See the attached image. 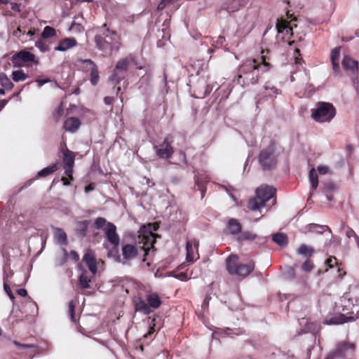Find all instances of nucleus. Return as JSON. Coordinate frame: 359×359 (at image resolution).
Returning a JSON list of instances; mask_svg holds the SVG:
<instances>
[{"label":"nucleus","instance_id":"obj_60","mask_svg":"<svg viewBox=\"0 0 359 359\" xmlns=\"http://www.w3.org/2000/svg\"><path fill=\"white\" fill-rule=\"evenodd\" d=\"M49 81H50L49 79H36V82L38 83V86L39 87H41L43 84L46 83Z\"/></svg>","mask_w":359,"mask_h":359},{"label":"nucleus","instance_id":"obj_53","mask_svg":"<svg viewBox=\"0 0 359 359\" xmlns=\"http://www.w3.org/2000/svg\"><path fill=\"white\" fill-rule=\"evenodd\" d=\"M13 344L18 348H34V346L32 344H20L17 341H13Z\"/></svg>","mask_w":359,"mask_h":359},{"label":"nucleus","instance_id":"obj_59","mask_svg":"<svg viewBox=\"0 0 359 359\" xmlns=\"http://www.w3.org/2000/svg\"><path fill=\"white\" fill-rule=\"evenodd\" d=\"M113 101H114L113 97L107 96L104 99V102L107 105L111 104L113 103Z\"/></svg>","mask_w":359,"mask_h":359},{"label":"nucleus","instance_id":"obj_9","mask_svg":"<svg viewBox=\"0 0 359 359\" xmlns=\"http://www.w3.org/2000/svg\"><path fill=\"white\" fill-rule=\"evenodd\" d=\"M306 228L308 231L316 233H323V232L327 231L331 238L329 242L325 243V248H329L332 246V245H334V246H338L339 245L340 239L332 236V231L328 226L320 225L317 224H309L306 226Z\"/></svg>","mask_w":359,"mask_h":359},{"label":"nucleus","instance_id":"obj_54","mask_svg":"<svg viewBox=\"0 0 359 359\" xmlns=\"http://www.w3.org/2000/svg\"><path fill=\"white\" fill-rule=\"evenodd\" d=\"M13 271L8 267L4 268V282L5 281V276L8 275V279L10 278L13 276Z\"/></svg>","mask_w":359,"mask_h":359},{"label":"nucleus","instance_id":"obj_46","mask_svg":"<svg viewBox=\"0 0 359 359\" xmlns=\"http://www.w3.org/2000/svg\"><path fill=\"white\" fill-rule=\"evenodd\" d=\"M76 304L74 301H71L69 304V314L72 322H76V317L74 313Z\"/></svg>","mask_w":359,"mask_h":359},{"label":"nucleus","instance_id":"obj_63","mask_svg":"<svg viewBox=\"0 0 359 359\" xmlns=\"http://www.w3.org/2000/svg\"><path fill=\"white\" fill-rule=\"evenodd\" d=\"M7 100H0V110H1L8 103Z\"/></svg>","mask_w":359,"mask_h":359},{"label":"nucleus","instance_id":"obj_4","mask_svg":"<svg viewBox=\"0 0 359 359\" xmlns=\"http://www.w3.org/2000/svg\"><path fill=\"white\" fill-rule=\"evenodd\" d=\"M336 114V109L330 102H318L311 110V118L318 123L330 122Z\"/></svg>","mask_w":359,"mask_h":359},{"label":"nucleus","instance_id":"obj_55","mask_svg":"<svg viewBox=\"0 0 359 359\" xmlns=\"http://www.w3.org/2000/svg\"><path fill=\"white\" fill-rule=\"evenodd\" d=\"M318 171L320 174L324 175L328 172L329 168L325 165H320L318 167Z\"/></svg>","mask_w":359,"mask_h":359},{"label":"nucleus","instance_id":"obj_43","mask_svg":"<svg viewBox=\"0 0 359 359\" xmlns=\"http://www.w3.org/2000/svg\"><path fill=\"white\" fill-rule=\"evenodd\" d=\"M212 90V87L205 85L203 90H198V94L195 95L197 98H203L207 96Z\"/></svg>","mask_w":359,"mask_h":359},{"label":"nucleus","instance_id":"obj_41","mask_svg":"<svg viewBox=\"0 0 359 359\" xmlns=\"http://www.w3.org/2000/svg\"><path fill=\"white\" fill-rule=\"evenodd\" d=\"M256 238V235L250 231H244L238 237V241H252Z\"/></svg>","mask_w":359,"mask_h":359},{"label":"nucleus","instance_id":"obj_28","mask_svg":"<svg viewBox=\"0 0 359 359\" xmlns=\"http://www.w3.org/2000/svg\"><path fill=\"white\" fill-rule=\"evenodd\" d=\"M265 93L269 97H276L277 95L280 94V90L278 89L270 82H267L264 86Z\"/></svg>","mask_w":359,"mask_h":359},{"label":"nucleus","instance_id":"obj_2","mask_svg":"<svg viewBox=\"0 0 359 359\" xmlns=\"http://www.w3.org/2000/svg\"><path fill=\"white\" fill-rule=\"evenodd\" d=\"M94 42L96 48L105 57L111 56L114 53L118 52L122 45L120 34L110 29L105 23L98 28Z\"/></svg>","mask_w":359,"mask_h":359},{"label":"nucleus","instance_id":"obj_47","mask_svg":"<svg viewBox=\"0 0 359 359\" xmlns=\"http://www.w3.org/2000/svg\"><path fill=\"white\" fill-rule=\"evenodd\" d=\"M225 42V38L222 36H218L216 39L212 40V45L215 48L222 47Z\"/></svg>","mask_w":359,"mask_h":359},{"label":"nucleus","instance_id":"obj_15","mask_svg":"<svg viewBox=\"0 0 359 359\" xmlns=\"http://www.w3.org/2000/svg\"><path fill=\"white\" fill-rule=\"evenodd\" d=\"M341 48L340 46L334 48L330 54L332 69L336 75H339L340 74L339 60Z\"/></svg>","mask_w":359,"mask_h":359},{"label":"nucleus","instance_id":"obj_16","mask_svg":"<svg viewBox=\"0 0 359 359\" xmlns=\"http://www.w3.org/2000/svg\"><path fill=\"white\" fill-rule=\"evenodd\" d=\"M342 66L346 69L351 71L353 74L358 72V62L348 55H345L342 60Z\"/></svg>","mask_w":359,"mask_h":359},{"label":"nucleus","instance_id":"obj_32","mask_svg":"<svg viewBox=\"0 0 359 359\" xmlns=\"http://www.w3.org/2000/svg\"><path fill=\"white\" fill-rule=\"evenodd\" d=\"M272 240L274 243L280 246L286 245L287 243V237L283 233H277L274 234L272 237Z\"/></svg>","mask_w":359,"mask_h":359},{"label":"nucleus","instance_id":"obj_30","mask_svg":"<svg viewBox=\"0 0 359 359\" xmlns=\"http://www.w3.org/2000/svg\"><path fill=\"white\" fill-rule=\"evenodd\" d=\"M15 55H16L19 59H20L22 61L25 62H33L35 59V56L34 54L26 50L20 51Z\"/></svg>","mask_w":359,"mask_h":359},{"label":"nucleus","instance_id":"obj_40","mask_svg":"<svg viewBox=\"0 0 359 359\" xmlns=\"http://www.w3.org/2000/svg\"><path fill=\"white\" fill-rule=\"evenodd\" d=\"M55 35V29L51 27H49V26L45 27V28L43 29V31L41 34V36L43 39H48V38L52 37Z\"/></svg>","mask_w":359,"mask_h":359},{"label":"nucleus","instance_id":"obj_56","mask_svg":"<svg viewBox=\"0 0 359 359\" xmlns=\"http://www.w3.org/2000/svg\"><path fill=\"white\" fill-rule=\"evenodd\" d=\"M170 1V0H161L158 5L157 9L159 11L163 10Z\"/></svg>","mask_w":359,"mask_h":359},{"label":"nucleus","instance_id":"obj_44","mask_svg":"<svg viewBox=\"0 0 359 359\" xmlns=\"http://www.w3.org/2000/svg\"><path fill=\"white\" fill-rule=\"evenodd\" d=\"M35 46L37 48H39L41 52H43V53L48 51V50H49V46L42 40H38L35 43Z\"/></svg>","mask_w":359,"mask_h":359},{"label":"nucleus","instance_id":"obj_50","mask_svg":"<svg viewBox=\"0 0 359 359\" xmlns=\"http://www.w3.org/2000/svg\"><path fill=\"white\" fill-rule=\"evenodd\" d=\"M277 29L278 30V32H285L286 34H289L290 32H292V27L285 24H278Z\"/></svg>","mask_w":359,"mask_h":359},{"label":"nucleus","instance_id":"obj_31","mask_svg":"<svg viewBox=\"0 0 359 359\" xmlns=\"http://www.w3.org/2000/svg\"><path fill=\"white\" fill-rule=\"evenodd\" d=\"M0 83L6 90H11L14 87L10 79L4 72L0 73Z\"/></svg>","mask_w":359,"mask_h":359},{"label":"nucleus","instance_id":"obj_26","mask_svg":"<svg viewBox=\"0 0 359 359\" xmlns=\"http://www.w3.org/2000/svg\"><path fill=\"white\" fill-rule=\"evenodd\" d=\"M63 163L64 166H74L75 156L74 153L68 149H63Z\"/></svg>","mask_w":359,"mask_h":359},{"label":"nucleus","instance_id":"obj_33","mask_svg":"<svg viewBox=\"0 0 359 359\" xmlns=\"http://www.w3.org/2000/svg\"><path fill=\"white\" fill-rule=\"evenodd\" d=\"M125 76L126 73H123L121 71L116 72V69H114L113 70L112 74L109 77V80L111 82L118 84L125 78Z\"/></svg>","mask_w":359,"mask_h":359},{"label":"nucleus","instance_id":"obj_49","mask_svg":"<svg viewBox=\"0 0 359 359\" xmlns=\"http://www.w3.org/2000/svg\"><path fill=\"white\" fill-rule=\"evenodd\" d=\"M313 264L312 261L309 259H307L302 266V270L306 272L311 271L313 269Z\"/></svg>","mask_w":359,"mask_h":359},{"label":"nucleus","instance_id":"obj_20","mask_svg":"<svg viewBox=\"0 0 359 359\" xmlns=\"http://www.w3.org/2000/svg\"><path fill=\"white\" fill-rule=\"evenodd\" d=\"M326 269L325 271H328L329 269H334L339 273L338 276L341 277L345 274V271H342V269L340 268L339 262L337 260L335 257H330L325 262Z\"/></svg>","mask_w":359,"mask_h":359},{"label":"nucleus","instance_id":"obj_14","mask_svg":"<svg viewBox=\"0 0 359 359\" xmlns=\"http://www.w3.org/2000/svg\"><path fill=\"white\" fill-rule=\"evenodd\" d=\"M105 236L107 241L114 247H117L119 244V236L116 233V226L109 222L104 229Z\"/></svg>","mask_w":359,"mask_h":359},{"label":"nucleus","instance_id":"obj_21","mask_svg":"<svg viewBox=\"0 0 359 359\" xmlns=\"http://www.w3.org/2000/svg\"><path fill=\"white\" fill-rule=\"evenodd\" d=\"M354 349V345L348 343L339 344L334 351V355L337 357H345L346 352Z\"/></svg>","mask_w":359,"mask_h":359},{"label":"nucleus","instance_id":"obj_37","mask_svg":"<svg viewBox=\"0 0 359 359\" xmlns=\"http://www.w3.org/2000/svg\"><path fill=\"white\" fill-rule=\"evenodd\" d=\"M196 184L198 186V189L201 193V198H203L205 196V181L201 175H195Z\"/></svg>","mask_w":359,"mask_h":359},{"label":"nucleus","instance_id":"obj_34","mask_svg":"<svg viewBox=\"0 0 359 359\" xmlns=\"http://www.w3.org/2000/svg\"><path fill=\"white\" fill-rule=\"evenodd\" d=\"M29 76L22 70H15L12 73V79L15 82H20L26 80Z\"/></svg>","mask_w":359,"mask_h":359},{"label":"nucleus","instance_id":"obj_27","mask_svg":"<svg viewBox=\"0 0 359 359\" xmlns=\"http://www.w3.org/2000/svg\"><path fill=\"white\" fill-rule=\"evenodd\" d=\"M58 169L59 163H55L39 171L37 173V176L39 177H45L57 171Z\"/></svg>","mask_w":359,"mask_h":359},{"label":"nucleus","instance_id":"obj_23","mask_svg":"<svg viewBox=\"0 0 359 359\" xmlns=\"http://www.w3.org/2000/svg\"><path fill=\"white\" fill-rule=\"evenodd\" d=\"M53 235L56 242L61 245L67 243L66 233L60 228L53 227Z\"/></svg>","mask_w":359,"mask_h":359},{"label":"nucleus","instance_id":"obj_57","mask_svg":"<svg viewBox=\"0 0 359 359\" xmlns=\"http://www.w3.org/2000/svg\"><path fill=\"white\" fill-rule=\"evenodd\" d=\"M346 235L348 238H351V237L357 238L355 232L351 228L347 229V230L346 231Z\"/></svg>","mask_w":359,"mask_h":359},{"label":"nucleus","instance_id":"obj_7","mask_svg":"<svg viewBox=\"0 0 359 359\" xmlns=\"http://www.w3.org/2000/svg\"><path fill=\"white\" fill-rule=\"evenodd\" d=\"M275 145L273 142H270L269 145L261 150L259 155V162L264 170H269L275 166L276 158L274 155Z\"/></svg>","mask_w":359,"mask_h":359},{"label":"nucleus","instance_id":"obj_35","mask_svg":"<svg viewBox=\"0 0 359 359\" xmlns=\"http://www.w3.org/2000/svg\"><path fill=\"white\" fill-rule=\"evenodd\" d=\"M129 65V61L128 59L124 58L118 60L116 65L115 69H116V72L121 71L123 73L127 72L128 67Z\"/></svg>","mask_w":359,"mask_h":359},{"label":"nucleus","instance_id":"obj_62","mask_svg":"<svg viewBox=\"0 0 359 359\" xmlns=\"http://www.w3.org/2000/svg\"><path fill=\"white\" fill-rule=\"evenodd\" d=\"M17 293L22 297H25L27 294V290L25 289H18Z\"/></svg>","mask_w":359,"mask_h":359},{"label":"nucleus","instance_id":"obj_6","mask_svg":"<svg viewBox=\"0 0 359 359\" xmlns=\"http://www.w3.org/2000/svg\"><path fill=\"white\" fill-rule=\"evenodd\" d=\"M146 299L147 303L142 299H138L135 302V310L149 315L151 310L158 309L161 304V300L156 293H149L147 294Z\"/></svg>","mask_w":359,"mask_h":359},{"label":"nucleus","instance_id":"obj_39","mask_svg":"<svg viewBox=\"0 0 359 359\" xmlns=\"http://www.w3.org/2000/svg\"><path fill=\"white\" fill-rule=\"evenodd\" d=\"M90 282V279L86 275V273H83L79 278V285L83 288H89Z\"/></svg>","mask_w":359,"mask_h":359},{"label":"nucleus","instance_id":"obj_25","mask_svg":"<svg viewBox=\"0 0 359 359\" xmlns=\"http://www.w3.org/2000/svg\"><path fill=\"white\" fill-rule=\"evenodd\" d=\"M241 225L236 219H230L228 221L227 230L231 234H238L241 231Z\"/></svg>","mask_w":359,"mask_h":359},{"label":"nucleus","instance_id":"obj_19","mask_svg":"<svg viewBox=\"0 0 359 359\" xmlns=\"http://www.w3.org/2000/svg\"><path fill=\"white\" fill-rule=\"evenodd\" d=\"M76 46V41L74 38H65L61 40L58 46L55 47V50L66 51L68 49Z\"/></svg>","mask_w":359,"mask_h":359},{"label":"nucleus","instance_id":"obj_61","mask_svg":"<svg viewBox=\"0 0 359 359\" xmlns=\"http://www.w3.org/2000/svg\"><path fill=\"white\" fill-rule=\"evenodd\" d=\"M177 278L181 280H188V278L187 275L184 273H180L177 275Z\"/></svg>","mask_w":359,"mask_h":359},{"label":"nucleus","instance_id":"obj_58","mask_svg":"<svg viewBox=\"0 0 359 359\" xmlns=\"http://www.w3.org/2000/svg\"><path fill=\"white\" fill-rule=\"evenodd\" d=\"M69 255H70L71 258H72V259H74V261H76H76H78V260L79 259V254H78L76 251H74V250H72V251L70 252Z\"/></svg>","mask_w":359,"mask_h":359},{"label":"nucleus","instance_id":"obj_22","mask_svg":"<svg viewBox=\"0 0 359 359\" xmlns=\"http://www.w3.org/2000/svg\"><path fill=\"white\" fill-rule=\"evenodd\" d=\"M198 241H194V246L193 243L191 241L187 242V257L186 259L188 262H194L195 260L194 257V250H198Z\"/></svg>","mask_w":359,"mask_h":359},{"label":"nucleus","instance_id":"obj_3","mask_svg":"<svg viewBox=\"0 0 359 359\" xmlns=\"http://www.w3.org/2000/svg\"><path fill=\"white\" fill-rule=\"evenodd\" d=\"M276 189L266 184H262L256 189V197L248 202V208L256 211L266 205V203L274 197Z\"/></svg>","mask_w":359,"mask_h":359},{"label":"nucleus","instance_id":"obj_5","mask_svg":"<svg viewBox=\"0 0 359 359\" xmlns=\"http://www.w3.org/2000/svg\"><path fill=\"white\" fill-rule=\"evenodd\" d=\"M238 257L235 255H231L226 259V269L231 275L244 278L254 270V262L243 264L238 263Z\"/></svg>","mask_w":359,"mask_h":359},{"label":"nucleus","instance_id":"obj_36","mask_svg":"<svg viewBox=\"0 0 359 359\" xmlns=\"http://www.w3.org/2000/svg\"><path fill=\"white\" fill-rule=\"evenodd\" d=\"M309 180L311 184V187L316 189L318 185V179L316 171L314 168H312L309 172Z\"/></svg>","mask_w":359,"mask_h":359},{"label":"nucleus","instance_id":"obj_51","mask_svg":"<svg viewBox=\"0 0 359 359\" xmlns=\"http://www.w3.org/2000/svg\"><path fill=\"white\" fill-rule=\"evenodd\" d=\"M65 173V175L69 177L70 180H72V173H73V166H64Z\"/></svg>","mask_w":359,"mask_h":359},{"label":"nucleus","instance_id":"obj_8","mask_svg":"<svg viewBox=\"0 0 359 359\" xmlns=\"http://www.w3.org/2000/svg\"><path fill=\"white\" fill-rule=\"evenodd\" d=\"M137 255L138 248L136 244L123 243L121 247V256L117 255L115 260L123 265H128L130 264L132 260L137 257Z\"/></svg>","mask_w":359,"mask_h":359},{"label":"nucleus","instance_id":"obj_10","mask_svg":"<svg viewBox=\"0 0 359 359\" xmlns=\"http://www.w3.org/2000/svg\"><path fill=\"white\" fill-rule=\"evenodd\" d=\"M138 233V243H142L145 250L153 246L155 243V236L151 231V225L142 226Z\"/></svg>","mask_w":359,"mask_h":359},{"label":"nucleus","instance_id":"obj_64","mask_svg":"<svg viewBox=\"0 0 359 359\" xmlns=\"http://www.w3.org/2000/svg\"><path fill=\"white\" fill-rule=\"evenodd\" d=\"M209 299L208 297H206L202 304V308H205L206 306H208V302H209Z\"/></svg>","mask_w":359,"mask_h":359},{"label":"nucleus","instance_id":"obj_24","mask_svg":"<svg viewBox=\"0 0 359 359\" xmlns=\"http://www.w3.org/2000/svg\"><path fill=\"white\" fill-rule=\"evenodd\" d=\"M246 4L245 0H230L226 7V10L229 13H233L238 11Z\"/></svg>","mask_w":359,"mask_h":359},{"label":"nucleus","instance_id":"obj_48","mask_svg":"<svg viewBox=\"0 0 359 359\" xmlns=\"http://www.w3.org/2000/svg\"><path fill=\"white\" fill-rule=\"evenodd\" d=\"M108 222L103 217H97L95 221V226L96 229H100L103 228L104 226H107Z\"/></svg>","mask_w":359,"mask_h":359},{"label":"nucleus","instance_id":"obj_1","mask_svg":"<svg viewBox=\"0 0 359 359\" xmlns=\"http://www.w3.org/2000/svg\"><path fill=\"white\" fill-rule=\"evenodd\" d=\"M265 53L268 54L269 50H262L260 60L247 59L238 67V76L235 80L238 84L243 87L256 84L261 73L268 71L271 66L269 58Z\"/></svg>","mask_w":359,"mask_h":359},{"label":"nucleus","instance_id":"obj_38","mask_svg":"<svg viewBox=\"0 0 359 359\" xmlns=\"http://www.w3.org/2000/svg\"><path fill=\"white\" fill-rule=\"evenodd\" d=\"M88 222L86 220L79 222L77 223V231L80 236H84L88 229Z\"/></svg>","mask_w":359,"mask_h":359},{"label":"nucleus","instance_id":"obj_13","mask_svg":"<svg viewBox=\"0 0 359 359\" xmlns=\"http://www.w3.org/2000/svg\"><path fill=\"white\" fill-rule=\"evenodd\" d=\"M359 317V310H356V314L346 317L341 313H335L329 319L325 320V323L327 325H339L346 322H351L355 320Z\"/></svg>","mask_w":359,"mask_h":359},{"label":"nucleus","instance_id":"obj_17","mask_svg":"<svg viewBox=\"0 0 359 359\" xmlns=\"http://www.w3.org/2000/svg\"><path fill=\"white\" fill-rule=\"evenodd\" d=\"M81 126V121L76 117H70L64 122V128L70 133H75Z\"/></svg>","mask_w":359,"mask_h":359},{"label":"nucleus","instance_id":"obj_42","mask_svg":"<svg viewBox=\"0 0 359 359\" xmlns=\"http://www.w3.org/2000/svg\"><path fill=\"white\" fill-rule=\"evenodd\" d=\"M294 75H297L298 77L302 78L304 81H309V77L307 76L306 71H304V70L292 73V74L290 76V80L292 82H294L296 79Z\"/></svg>","mask_w":359,"mask_h":359},{"label":"nucleus","instance_id":"obj_11","mask_svg":"<svg viewBox=\"0 0 359 359\" xmlns=\"http://www.w3.org/2000/svg\"><path fill=\"white\" fill-rule=\"evenodd\" d=\"M172 143V140L171 137L168 136L161 144L159 145H154L156 155L161 158H169L174 152Z\"/></svg>","mask_w":359,"mask_h":359},{"label":"nucleus","instance_id":"obj_18","mask_svg":"<svg viewBox=\"0 0 359 359\" xmlns=\"http://www.w3.org/2000/svg\"><path fill=\"white\" fill-rule=\"evenodd\" d=\"M83 261L86 264L92 274H95L97 271L96 262L90 250L86 251L83 256Z\"/></svg>","mask_w":359,"mask_h":359},{"label":"nucleus","instance_id":"obj_45","mask_svg":"<svg viewBox=\"0 0 359 359\" xmlns=\"http://www.w3.org/2000/svg\"><path fill=\"white\" fill-rule=\"evenodd\" d=\"M4 289L5 292L8 294V296L10 297L11 300H14L15 297L8 284V275H6L5 276V281L4 283Z\"/></svg>","mask_w":359,"mask_h":359},{"label":"nucleus","instance_id":"obj_12","mask_svg":"<svg viewBox=\"0 0 359 359\" xmlns=\"http://www.w3.org/2000/svg\"><path fill=\"white\" fill-rule=\"evenodd\" d=\"M83 70L90 72V83L93 86L98 83L100 76L97 65L90 59L80 60Z\"/></svg>","mask_w":359,"mask_h":359},{"label":"nucleus","instance_id":"obj_29","mask_svg":"<svg viewBox=\"0 0 359 359\" xmlns=\"http://www.w3.org/2000/svg\"><path fill=\"white\" fill-rule=\"evenodd\" d=\"M314 252V249L312 247L308 246L305 244H302L297 250L299 255H303L308 259L312 256Z\"/></svg>","mask_w":359,"mask_h":359},{"label":"nucleus","instance_id":"obj_52","mask_svg":"<svg viewBox=\"0 0 359 359\" xmlns=\"http://www.w3.org/2000/svg\"><path fill=\"white\" fill-rule=\"evenodd\" d=\"M70 29L80 32L83 29V27L80 24L74 22L71 25Z\"/></svg>","mask_w":359,"mask_h":359}]
</instances>
